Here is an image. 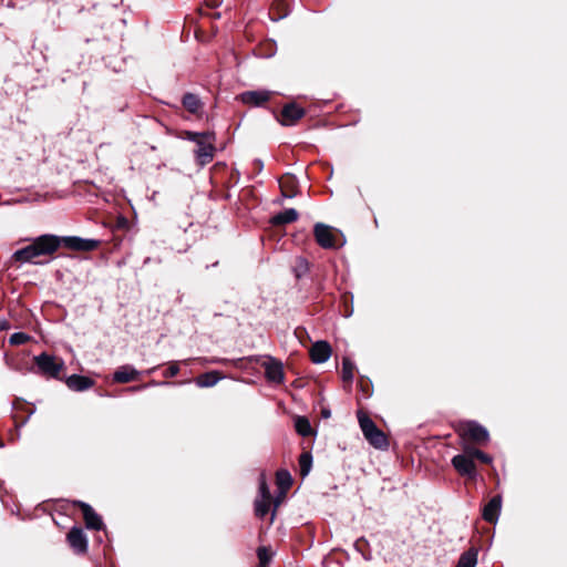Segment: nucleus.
Here are the masks:
<instances>
[{
  "instance_id": "nucleus-1",
  "label": "nucleus",
  "mask_w": 567,
  "mask_h": 567,
  "mask_svg": "<svg viewBox=\"0 0 567 567\" xmlns=\"http://www.w3.org/2000/svg\"><path fill=\"white\" fill-rule=\"evenodd\" d=\"M60 246V238L54 235H42L31 245L17 250L13 258L20 262H30L34 258L54 252Z\"/></svg>"
},
{
  "instance_id": "nucleus-2",
  "label": "nucleus",
  "mask_w": 567,
  "mask_h": 567,
  "mask_svg": "<svg viewBox=\"0 0 567 567\" xmlns=\"http://www.w3.org/2000/svg\"><path fill=\"white\" fill-rule=\"evenodd\" d=\"M187 138L196 143L197 148L195 150L196 157L200 165L208 164L214 157L215 147L213 141L215 140L214 133H198V132H186Z\"/></svg>"
},
{
  "instance_id": "nucleus-3",
  "label": "nucleus",
  "mask_w": 567,
  "mask_h": 567,
  "mask_svg": "<svg viewBox=\"0 0 567 567\" xmlns=\"http://www.w3.org/2000/svg\"><path fill=\"white\" fill-rule=\"evenodd\" d=\"M358 421L365 440L375 449L386 450L389 446L385 434L364 413H358Z\"/></svg>"
},
{
  "instance_id": "nucleus-4",
  "label": "nucleus",
  "mask_w": 567,
  "mask_h": 567,
  "mask_svg": "<svg viewBox=\"0 0 567 567\" xmlns=\"http://www.w3.org/2000/svg\"><path fill=\"white\" fill-rule=\"evenodd\" d=\"M33 360L38 369V373L45 378L60 379V373L65 368L63 359L47 352L35 355Z\"/></svg>"
},
{
  "instance_id": "nucleus-5",
  "label": "nucleus",
  "mask_w": 567,
  "mask_h": 567,
  "mask_svg": "<svg viewBox=\"0 0 567 567\" xmlns=\"http://www.w3.org/2000/svg\"><path fill=\"white\" fill-rule=\"evenodd\" d=\"M456 431L461 437L472 440L475 443H486L489 440L488 431L475 421L460 422Z\"/></svg>"
},
{
  "instance_id": "nucleus-6",
  "label": "nucleus",
  "mask_w": 567,
  "mask_h": 567,
  "mask_svg": "<svg viewBox=\"0 0 567 567\" xmlns=\"http://www.w3.org/2000/svg\"><path fill=\"white\" fill-rule=\"evenodd\" d=\"M313 234L318 245L324 249L338 248L337 237L333 229L322 223H317L313 228Z\"/></svg>"
},
{
  "instance_id": "nucleus-7",
  "label": "nucleus",
  "mask_w": 567,
  "mask_h": 567,
  "mask_svg": "<svg viewBox=\"0 0 567 567\" xmlns=\"http://www.w3.org/2000/svg\"><path fill=\"white\" fill-rule=\"evenodd\" d=\"M76 250V251H92L100 245V240L86 239L78 236H66L60 239V245Z\"/></svg>"
},
{
  "instance_id": "nucleus-8",
  "label": "nucleus",
  "mask_w": 567,
  "mask_h": 567,
  "mask_svg": "<svg viewBox=\"0 0 567 567\" xmlns=\"http://www.w3.org/2000/svg\"><path fill=\"white\" fill-rule=\"evenodd\" d=\"M452 465L462 476L470 478L476 477V465L473 458L465 452L457 454L452 458Z\"/></svg>"
},
{
  "instance_id": "nucleus-9",
  "label": "nucleus",
  "mask_w": 567,
  "mask_h": 567,
  "mask_svg": "<svg viewBox=\"0 0 567 567\" xmlns=\"http://www.w3.org/2000/svg\"><path fill=\"white\" fill-rule=\"evenodd\" d=\"M68 543L76 554H84L87 550V538L83 529L72 527L68 533Z\"/></svg>"
},
{
  "instance_id": "nucleus-10",
  "label": "nucleus",
  "mask_w": 567,
  "mask_h": 567,
  "mask_svg": "<svg viewBox=\"0 0 567 567\" xmlns=\"http://www.w3.org/2000/svg\"><path fill=\"white\" fill-rule=\"evenodd\" d=\"M274 92L268 90L246 91L239 95V100L244 104L252 106H261L270 100Z\"/></svg>"
},
{
  "instance_id": "nucleus-11",
  "label": "nucleus",
  "mask_w": 567,
  "mask_h": 567,
  "mask_svg": "<svg viewBox=\"0 0 567 567\" xmlns=\"http://www.w3.org/2000/svg\"><path fill=\"white\" fill-rule=\"evenodd\" d=\"M502 509V496L495 495L483 507L482 517L488 523H496L498 520Z\"/></svg>"
},
{
  "instance_id": "nucleus-12",
  "label": "nucleus",
  "mask_w": 567,
  "mask_h": 567,
  "mask_svg": "<svg viewBox=\"0 0 567 567\" xmlns=\"http://www.w3.org/2000/svg\"><path fill=\"white\" fill-rule=\"evenodd\" d=\"M265 368L266 378L272 382L280 383L284 381V369L281 362L274 358H268L262 362Z\"/></svg>"
},
{
  "instance_id": "nucleus-13",
  "label": "nucleus",
  "mask_w": 567,
  "mask_h": 567,
  "mask_svg": "<svg viewBox=\"0 0 567 567\" xmlns=\"http://www.w3.org/2000/svg\"><path fill=\"white\" fill-rule=\"evenodd\" d=\"M305 115L303 109L297 106L296 104H287L284 106L281 111L280 123L285 126H291L296 124L298 120H300Z\"/></svg>"
},
{
  "instance_id": "nucleus-14",
  "label": "nucleus",
  "mask_w": 567,
  "mask_h": 567,
  "mask_svg": "<svg viewBox=\"0 0 567 567\" xmlns=\"http://www.w3.org/2000/svg\"><path fill=\"white\" fill-rule=\"evenodd\" d=\"M331 347L327 341H317L310 349V357L313 363H324L331 357Z\"/></svg>"
},
{
  "instance_id": "nucleus-15",
  "label": "nucleus",
  "mask_w": 567,
  "mask_h": 567,
  "mask_svg": "<svg viewBox=\"0 0 567 567\" xmlns=\"http://www.w3.org/2000/svg\"><path fill=\"white\" fill-rule=\"evenodd\" d=\"M76 504L82 511L86 527L89 529L100 530L103 527V523L94 509L84 502H78Z\"/></svg>"
},
{
  "instance_id": "nucleus-16",
  "label": "nucleus",
  "mask_w": 567,
  "mask_h": 567,
  "mask_svg": "<svg viewBox=\"0 0 567 567\" xmlns=\"http://www.w3.org/2000/svg\"><path fill=\"white\" fill-rule=\"evenodd\" d=\"M65 384L72 391L82 392L91 389L94 381L89 377L72 374L65 379Z\"/></svg>"
},
{
  "instance_id": "nucleus-17",
  "label": "nucleus",
  "mask_w": 567,
  "mask_h": 567,
  "mask_svg": "<svg viewBox=\"0 0 567 567\" xmlns=\"http://www.w3.org/2000/svg\"><path fill=\"white\" fill-rule=\"evenodd\" d=\"M140 375V371H137L132 365H122L113 374V380L117 383H127L133 381Z\"/></svg>"
},
{
  "instance_id": "nucleus-18",
  "label": "nucleus",
  "mask_w": 567,
  "mask_h": 567,
  "mask_svg": "<svg viewBox=\"0 0 567 567\" xmlns=\"http://www.w3.org/2000/svg\"><path fill=\"white\" fill-rule=\"evenodd\" d=\"M477 557L478 549L475 547H471L460 556L455 567H476Z\"/></svg>"
},
{
  "instance_id": "nucleus-19",
  "label": "nucleus",
  "mask_w": 567,
  "mask_h": 567,
  "mask_svg": "<svg viewBox=\"0 0 567 567\" xmlns=\"http://www.w3.org/2000/svg\"><path fill=\"white\" fill-rule=\"evenodd\" d=\"M310 269L309 261L303 257H297L291 266V271L297 280L305 277Z\"/></svg>"
},
{
  "instance_id": "nucleus-20",
  "label": "nucleus",
  "mask_w": 567,
  "mask_h": 567,
  "mask_svg": "<svg viewBox=\"0 0 567 567\" xmlns=\"http://www.w3.org/2000/svg\"><path fill=\"white\" fill-rule=\"evenodd\" d=\"M220 379L221 377L217 371H209L197 377L195 382L199 388H210L217 384Z\"/></svg>"
},
{
  "instance_id": "nucleus-21",
  "label": "nucleus",
  "mask_w": 567,
  "mask_h": 567,
  "mask_svg": "<svg viewBox=\"0 0 567 567\" xmlns=\"http://www.w3.org/2000/svg\"><path fill=\"white\" fill-rule=\"evenodd\" d=\"M298 212L295 208H288L272 217L275 225H285L298 219Z\"/></svg>"
},
{
  "instance_id": "nucleus-22",
  "label": "nucleus",
  "mask_w": 567,
  "mask_h": 567,
  "mask_svg": "<svg viewBox=\"0 0 567 567\" xmlns=\"http://www.w3.org/2000/svg\"><path fill=\"white\" fill-rule=\"evenodd\" d=\"M183 106L190 113H197L202 107L199 97L193 93H186L182 100Z\"/></svg>"
},
{
  "instance_id": "nucleus-23",
  "label": "nucleus",
  "mask_w": 567,
  "mask_h": 567,
  "mask_svg": "<svg viewBox=\"0 0 567 567\" xmlns=\"http://www.w3.org/2000/svg\"><path fill=\"white\" fill-rule=\"evenodd\" d=\"M463 452L467 453L473 460L477 458L481 462L486 463V464H489L492 462V457L488 454L482 452L481 450H478L476 447H473L470 445H464Z\"/></svg>"
},
{
  "instance_id": "nucleus-24",
  "label": "nucleus",
  "mask_w": 567,
  "mask_h": 567,
  "mask_svg": "<svg viewBox=\"0 0 567 567\" xmlns=\"http://www.w3.org/2000/svg\"><path fill=\"white\" fill-rule=\"evenodd\" d=\"M276 478H277V484L282 492H286L287 489L290 488V486L292 484V477L288 471H286V470L278 471Z\"/></svg>"
},
{
  "instance_id": "nucleus-25",
  "label": "nucleus",
  "mask_w": 567,
  "mask_h": 567,
  "mask_svg": "<svg viewBox=\"0 0 567 567\" xmlns=\"http://www.w3.org/2000/svg\"><path fill=\"white\" fill-rule=\"evenodd\" d=\"M354 363L349 359L344 358L342 361V380L351 383L354 378Z\"/></svg>"
},
{
  "instance_id": "nucleus-26",
  "label": "nucleus",
  "mask_w": 567,
  "mask_h": 567,
  "mask_svg": "<svg viewBox=\"0 0 567 567\" xmlns=\"http://www.w3.org/2000/svg\"><path fill=\"white\" fill-rule=\"evenodd\" d=\"M296 431L301 436H309L312 433V427L310 422L302 416H298L295 422Z\"/></svg>"
},
{
  "instance_id": "nucleus-27",
  "label": "nucleus",
  "mask_w": 567,
  "mask_h": 567,
  "mask_svg": "<svg viewBox=\"0 0 567 567\" xmlns=\"http://www.w3.org/2000/svg\"><path fill=\"white\" fill-rule=\"evenodd\" d=\"M312 456L310 453L305 452L299 456V467L302 477L307 476L311 470Z\"/></svg>"
},
{
  "instance_id": "nucleus-28",
  "label": "nucleus",
  "mask_w": 567,
  "mask_h": 567,
  "mask_svg": "<svg viewBox=\"0 0 567 567\" xmlns=\"http://www.w3.org/2000/svg\"><path fill=\"white\" fill-rule=\"evenodd\" d=\"M271 498H257L255 501V513L258 517L264 518L269 511Z\"/></svg>"
},
{
  "instance_id": "nucleus-29",
  "label": "nucleus",
  "mask_w": 567,
  "mask_h": 567,
  "mask_svg": "<svg viewBox=\"0 0 567 567\" xmlns=\"http://www.w3.org/2000/svg\"><path fill=\"white\" fill-rule=\"evenodd\" d=\"M257 556L259 560V567H267L271 560V554L266 547H259L257 549Z\"/></svg>"
},
{
  "instance_id": "nucleus-30",
  "label": "nucleus",
  "mask_w": 567,
  "mask_h": 567,
  "mask_svg": "<svg viewBox=\"0 0 567 567\" xmlns=\"http://www.w3.org/2000/svg\"><path fill=\"white\" fill-rule=\"evenodd\" d=\"M30 340V337L24 332H14L10 336L9 342L12 346H21L27 343Z\"/></svg>"
},
{
  "instance_id": "nucleus-31",
  "label": "nucleus",
  "mask_w": 567,
  "mask_h": 567,
  "mask_svg": "<svg viewBox=\"0 0 567 567\" xmlns=\"http://www.w3.org/2000/svg\"><path fill=\"white\" fill-rule=\"evenodd\" d=\"M259 498H271L269 487L264 478L259 483Z\"/></svg>"
},
{
  "instance_id": "nucleus-32",
  "label": "nucleus",
  "mask_w": 567,
  "mask_h": 567,
  "mask_svg": "<svg viewBox=\"0 0 567 567\" xmlns=\"http://www.w3.org/2000/svg\"><path fill=\"white\" fill-rule=\"evenodd\" d=\"M179 372V367L177 362H173L169 364L168 369L164 372L165 378L176 377Z\"/></svg>"
},
{
  "instance_id": "nucleus-33",
  "label": "nucleus",
  "mask_w": 567,
  "mask_h": 567,
  "mask_svg": "<svg viewBox=\"0 0 567 567\" xmlns=\"http://www.w3.org/2000/svg\"><path fill=\"white\" fill-rule=\"evenodd\" d=\"M205 362L208 363H228L230 360L228 359H220V358H212V359H204Z\"/></svg>"
},
{
  "instance_id": "nucleus-34",
  "label": "nucleus",
  "mask_w": 567,
  "mask_h": 567,
  "mask_svg": "<svg viewBox=\"0 0 567 567\" xmlns=\"http://www.w3.org/2000/svg\"><path fill=\"white\" fill-rule=\"evenodd\" d=\"M254 165L256 166V168L258 169V172H260L262 168H264V163L261 159H255L254 161Z\"/></svg>"
},
{
  "instance_id": "nucleus-35",
  "label": "nucleus",
  "mask_w": 567,
  "mask_h": 567,
  "mask_svg": "<svg viewBox=\"0 0 567 567\" xmlns=\"http://www.w3.org/2000/svg\"><path fill=\"white\" fill-rule=\"evenodd\" d=\"M330 415H331L330 410H327V409L322 410V416H323L324 419L330 417Z\"/></svg>"
},
{
  "instance_id": "nucleus-36",
  "label": "nucleus",
  "mask_w": 567,
  "mask_h": 567,
  "mask_svg": "<svg viewBox=\"0 0 567 567\" xmlns=\"http://www.w3.org/2000/svg\"><path fill=\"white\" fill-rule=\"evenodd\" d=\"M243 361H244V359L239 358L237 360H233L231 362L234 363V365L239 367V363L243 362Z\"/></svg>"
},
{
  "instance_id": "nucleus-37",
  "label": "nucleus",
  "mask_w": 567,
  "mask_h": 567,
  "mask_svg": "<svg viewBox=\"0 0 567 567\" xmlns=\"http://www.w3.org/2000/svg\"><path fill=\"white\" fill-rule=\"evenodd\" d=\"M156 369H157V367H154V368H152V369L147 370L145 373H146V374H151V373H153Z\"/></svg>"
},
{
  "instance_id": "nucleus-38",
  "label": "nucleus",
  "mask_w": 567,
  "mask_h": 567,
  "mask_svg": "<svg viewBox=\"0 0 567 567\" xmlns=\"http://www.w3.org/2000/svg\"><path fill=\"white\" fill-rule=\"evenodd\" d=\"M247 360H249L250 362L257 361V359L255 357H249Z\"/></svg>"
},
{
  "instance_id": "nucleus-39",
  "label": "nucleus",
  "mask_w": 567,
  "mask_h": 567,
  "mask_svg": "<svg viewBox=\"0 0 567 567\" xmlns=\"http://www.w3.org/2000/svg\"><path fill=\"white\" fill-rule=\"evenodd\" d=\"M213 17H214V18H220V13H219V12L214 13V14H213Z\"/></svg>"
},
{
  "instance_id": "nucleus-40",
  "label": "nucleus",
  "mask_w": 567,
  "mask_h": 567,
  "mask_svg": "<svg viewBox=\"0 0 567 567\" xmlns=\"http://www.w3.org/2000/svg\"><path fill=\"white\" fill-rule=\"evenodd\" d=\"M145 386H146V385H144L143 388H145ZM141 388H142V386H140V388H137V386H133V388H131V390H132V391H135V390L141 389Z\"/></svg>"
}]
</instances>
